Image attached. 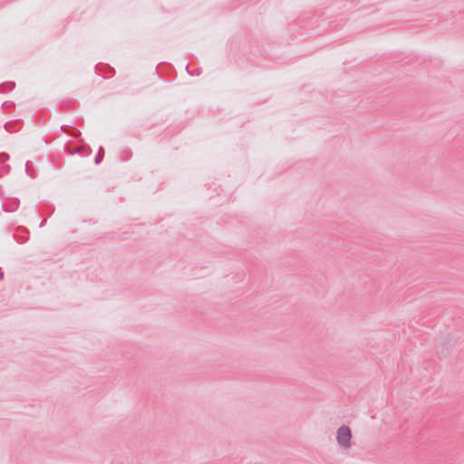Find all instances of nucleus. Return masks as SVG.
<instances>
[{"instance_id": "obj_1", "label": "nucleus", "mask_w": 464, "mask_h": 464, "mask_svg": "<svg viewBox=\"0 0 464 464\" xmlns=\"http://www.w3.org/2000/svg\"><path fill=\"white\" fill-rule=\"evenodd\" d=\"M352 430L349 426L342 425L336 432V440L341 448L349 450L352 447Z\"/></svg>"}]
</instances>
